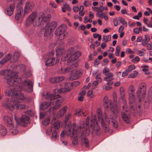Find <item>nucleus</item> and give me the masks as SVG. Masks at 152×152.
Listing matches in <instances>:
<instances>
[{
  "label": "nucleus",
  "mask_w": 152,
  "mask_h": 152,
  "mask_svg": "<svg viewBox=\"0 0 152 152\" xmlns=\"http://www.w3.org/2000/svg\"><path fill=\"white\" fill-rule=\"evenodd\" d=\"M89 118H87L86 119V123L81 121L80 123L82 124L80 126L78 127L75 131V130L76 126V124L73 123L72 126L69 127V131H66V135L70 137H73L74 139L72 141V144L74 145H76L78 143V139L77 137L80 134L81 136L84 134L86 136H89L90 133L92 134L95 133L97 134L99 130V127L96 128L94 126L95 124L97 122L96 121L95 116L92 117L91 119V123L90 127L89 126Z\"/></svg>",
  "instance_id": "nucleus-1"
},
{
  "label": "nucleus",
  "mask_w": 152,
  "mask_h": 152,
  "mask_svg": "<svg viewBox=\"0 0 152 152\" xmlns=\"http://www.w3.org/2000/svg\"><path fill=\"white\" fill-rule=\"evenodd\" d=\"M21 82V79L20 77L18 78L16 75L12 77L10 79H7V83L12 86L16 91H21L23 89L27 92L33 91V83L31 81L28 79L24 80L22 83L23 87L18 85Z\"/></svg>",
  "instance_id": "nucleus-2"
},
{
  "label": "nucleus",
  "mask_w": 152,
  "mask_h": 152,
  "mask_svg": "<svg viewBox=\"0 0 152 152\" xmlns=\"http://www.w3.org/2000/svg\"><path fill=\"white\" fill-rule=\"evenodd\" d=\"M38 13L36 12H32L28 17L26 21V24L29 26L33 24L34 26H39L42 22H48L51 18L50 14L45 16L43 12H40L38 16Z\"/></svg>",
  "instance_id": "nucleus-3"
},
{
  "label": "nucleus",
  "mask_w": 152,
  "mask_h": 152,
  "mask_svg": "<svg viewBox=\"0 0 152 152\" xmlns=\"http://www.w3.org/2000/svg\"><path fill=\"white\" fill-rule=\"evenodd\" d=\"M42 96H45V97L48 100L52 101L54 100L55 101L53 103V104L54 106L53 108H50L48 110L49 112H51L52 110H56L59 108L63 102V99L61 98V96L59 95H54L53 94H50L47 92L46 94H42Z\"/></svg>",
  "instance_id": "nucleus-4"
},
{
  "label": "nucleus",
  "mask_w": 152,
  "mask_h": 152,
  "mask_svg": "<svg viewBox=\"0 0 152 152\" xmlns=\"http://www.w3.org/2000/svg\"><path fill=\"white\" fill-rule=\"evenodd\" d=\"M97 115L98 116L99 121L101 123L104 130L106 132H109V129L108 125L110 123V120L107 114L105 113L104 119L102 115V112L100 109L98 108L97 110Z\"/></svg>",
  "instance_id": "nucleus-5"
},
{
  "label": "nucleus",
  "mask_w": 152,
  "mask_h": 152,
  "mask_svg": "<svg viewBox=\"0 0 152 152\" xmlns=\"http://www.w3.org/2000/svg\"><path fill=\"white\" fill-rule=\"evenodd\" d=\"M135 89L133 85H130L128 89V93L129 97V107L130 111L134 115L137 112V110L135 107L133 105L134 104V95Z\"/></svg>",
  "instance_id": "nucleus-6"
},
{
  "label": "nucleus",
  "mask_w": 152,
  "mask_h": 152,
  "mask_svg": "<svg viewBox=\"0 0 152 152\" xmlns=\"http://www.w3.org/2000/svg\"><path fill=\"white\" fill-rule=\"evenodd\" d=\"M18 103V101L17 100H14L13 101L10 99L7 98L6 102H3L2 103V105L4 107L12 110L15 108L16 109L19 108Z\"/></svg>",
  "instance_id": "nucleus-7"
},
{
  "label": "nucleus",
  "mask_w": 152,
  "mask_h": 152,
  "mask_svg": "<svg viewBox=\"0 0 152 152\" xmlns=\"http://www.w3.org/2000/svg\"><path fill=\"white\" fill-rule=\"evenodd\" d=\"M66 29V26L64 25L60 26L56 28L55 33L59 40H62L65 38L64 33Z\"/></svg>",
  "instance_id": "nucleus-8"
},
{
  "label": "nucleus",
  "mask_w": 152,
  "mask_h": 152,
  "mask_svg": "<svg viewBox=\"0 0 152 152\" xmlns=\"http://www.w3.org/2000/svg\"><path fill=\"white\" fill-rule=\"evenodd\" d=\"M14 116L15 120L17 123L16 125V126H17V124H20L22 126L26 127L30 123L29 121V117L28 116L26 115H23L20 118V119L17 118L15 115H14Z\"/></svg>",
  "instance_id": "nucleus-9"
},
{
  "label": "nucleus",
  "mask_w": 152,
  "mask_h": 152,
  "mask_svg": "<svg viewBox=\"0 0 152 152\" xmlns=\"http://www.w3.org/2000/svg\"><path fill=\"white\" fill-rule=\"evenodd\" d=\"M57 23L56 21H53L50 23L48 25L46 26L45 27V31L44 35L45 36H48L56 27Z\"/></svg>",
  "instance_id": "nucleus-10"
},
{
  "label": "nucleus",
  "mask_w": 152,
  "mask_h": 152,
  "mask_svg": "<svg viewBox=\"0 0 152 152\" xmlns=\"http://www.w3.org/2000/svg\"><path fill=\"white\" fill-rule=\"evenodd\" d=\"M74 51V48H73L71 47L69 48L68 50L65 52V53L61 56V58L62 61H64L68 60V62H70L71 61L69 59L71 55L73 53Z\"/></svg>",
  "instance_id": "nucleus-11"
},
{
  "label": "nucleus",
  "mask_w": 152,
  "mask_h": 152,
  "mask_svg": "<svg viewBox=\"0 0 152 152\" xmlns=\"http://www.w3.org/2000/svg\"><path fill=\"white\" fill-rule=\"evenodd\" d=\"M13 72L10 70H3L0 71V75L5 76L4 78L7 79H10L12 77H14L16 75H12Z\"/></svg>",
  "instance_id": "nucleus-12"
},
{
  "label": "nucleus",
  "mask_w": 152,
  "mask_h": 152,
  "mask_svg": "<svg viewBox=\"0 0 152 152\" xmlns=\"http://www.w3.org/2000/svg\"><path fill=\"white\" fill-rule=\"evenodd\" d=\"M59 61L58 58L56 59L55 58H48L45 61V65L46 66H50L56 64Z\"/></svg>",
  "instance_id": "nucleus-13"
},
{
  "label": "nucleus",
  "mask_w": 152,
  "mask_h": 152,
  "mask_svg": "<svg viewBox=\"0 0 152 152\" xmlns=\"http://www.w3.org/2000/svg\"><path fill=\"white\" fill-rule=\"evenodd\" d=\"M34 7V4L32 2L28 1L26 3L24 8V14L31 12L33 10Z\"/></svg>",
  "instance_id": "nucleus-14"
},
{
  "label": "nucleus",
  "mask_w": 152,
  "mask_h": 152,
  "mask_svg": "<svg viewBox=\"0 0 152 152\" xmlns=\"http://www.w3.org/2000/svg\"><path fill=\"white\" fill-rule=\"evenodd\" d=\"M104 106L105 108H111L113 106L112 101L108 99L107 96H105L104 98Z\"/></svg>",
  "instance_id": "nucleus-15"
},
{
  "label": "nucleus",
  "mask_w": 152,
  "mask_h": 152,
  "mask_svg": "<svg viewBox=\"0 0 152 152\" xmlns=\"http://www.w3.org/2000/svg\"><path fill=\"white\" fill-rule=\"evenodd\" d=\"M146 92V91L145 90L137 88V90L136 92V94L139 99L140 102L144 98Z\"/></svg>",
  "instance_id": "nucleus-16"
},
{
  "label": "nucleus",
  "mask_w": 152,
  "mask_h": 152,
  "mask_svg": "<svg viewBox=\"0 0 152 152\" xmlns=\"http://www.w3.org/2000/svg\"><path fill=\"white\" fill-rule=\"evenodd\" d=\"M17 93V91L14 89L13 88L12 89V88H8L5 91L6 95L11 96L12 98L16 97Z\"/></svg>",
  "instance_id": "nucleus-17"
},
{
  "label": "nucleus",
  "mask_w": 152,
  "mask_h": 152,
  "mask_svg": "<svg viewBox=\"0 0 152 152\" xmlns=\"http://www.w3.org/2000/svg\"><path fill=\"white\" fill-rule=\"evenodd\" d=\"M121 117L123 120L126 123H129L130 121V115L126 110L125 112H123L121 113Z\"/></svg>",
  "instance_id": "nucleus-18"
},
{
  "label": "nucleus",
  "mask_w": 152,
  "mask_h": 152,
  "mask_svg": "<svg viewBox=\"0 0 152 152\" xmlns=\"http://www.w3.org/2000/svg\"><path fill=\"white\" fill-rule=\"evenodd\" d=\"M15 8L14 4H11L5 10L6 14L9 16H11L13 13Z\"/></svg>",
  "instance_id": "nucleus-19"
},
{
  "label": "nucleus",
  "mask_w": 152,
  "mask_h": 152,
  "mask_svg": "<svg viewBox=\"0 0 152 152\" xmlns=\"http://www.w3.org/2000/svg\"><path fill=\"white\" fill-rule=\"evenodd\" d=\"M81 55V53L80 51H77L74 52L71 55L69 59L71 61H73L77 59Z\"/></svg>",
  "instance_id": "nucleus-20"
},
{
  "label": "nucleus",
  "mask_w": 152,
  "mask_h": 152,
  "mask_svg": "<svg viewBox=\"0 0 152 152\" xmlns=\"http://www.w3.org/2000/svg\"><path fill=\"white\" fill-rule=\"evenodd\" d=\"M23 12V8L20 7L16 10L15 15V18L17 20H19L21 18Z\"/></svg>",
  "instance_id": "nucleus-21"
},
{
  "label": "nucleus",
  "mask_w": 152,
  "mask_h": 152,
  "mask_svg": "<svg viewBox=\"0 0 152 152\" xmlns=\"http://www.w3.org/2000/svg\"><path fill=\"white\" fill-rule=\"evenodd\" d=\"M56 118L53 117L52 119L51 122V124L53 125V127L55 129H58L60 126V122L58 121H56Z\"/></svg>",
  "instance_id": "nucleus-22"
},
{
  "label": "nucleus",
  "mask_w": 152,
  "mask_h": 152,
  "mask_svg": "<svg viewBox=\"0 0 152 152\" xmlns=\"http://www.w3.org/2000/svg\"><path fill=\"white\" fill-rule=\"evenodd\" d=\"M3 120L6 123L9 125L10 126H14V124L10 117L8 116L5 115L4 117Z\"/></svg>",
  "instance_id": "nucleus-23"
},
{
  "label": "nucleus",
  "mask_w": 152,
  "mask_h": 152,
  "mask_svg": "<svg viewBox=\"0 0 152 152\" xmlns=\"http://www.w3.org/2000/svg\"><path fill=\"white\" fill-rule=\"evenodd\" d=\"M56 56L57 58L61 56L65 52V50L63 48L57 47L56 49Z\"/></svg>",
  "instance_id": "nucleus-24"
},
{
  "label": "nucleus",
  "mask_w": 152,
  "mask_h": 152,
  "mask_svg": "<svg viewBox=\"0 0 152 152\" xmlns=\"http://www.w3.org/2000/svg\"><path fill=\"white\" fill-rule=\"evenodd\" d=\"M12 56L8 54L6 56H5L3 59L0 61V64L1 65H3L5 63L8 61L11 58Z\"/></svg>",
  "instance_id": "nucleus-25"
},
{
  "label": "nucleus",
  "mask_w": 152,
  "mask_h": 152,
  "mask_svg": "<svg viewBox=\"0 0 152 152\" xmlns=\"http://www.w3.org/2000/svg\"><path fill=\"white\" fill-rule=\"evenodd\" d=\"M51 102H44L40 105V107L43 110H45L48 108L51 105Z\"/></svg>",
  "instance_id": "nucleus-26"
},
{
  "label": "nucleus",
  "mask_w": 152,
  "mask_h": 152,
  "mask_svg": "<svg viewBox=\"0 0 152 152\" xmlns=\"http://www.w3.org/2000/svg\"><path fill=\"white\" fill-rule=\"evenodd\" d=\"M106 77L104 78V80L107 81H111L114 79L113 75L112 73L110 72L106 75Z\"/></svg>",
  "instance_id": "nucleus-27"
},
{
  "label": "nucleus",
  "mask_w": 152,
  "mask_h": 152,
  "mask_svg": "<svg viewBox=\"0 0 152 152\" xmlns=\"http://www.w3.org/2000/svg\"><path fill=\"white\" fill-rule=\"evenodd\" d=\"M68 109L67 106H65L61 109L58 113V116L61 117L66 112Z\"/></svg>",
  "instance_id": "nucleus-28"
},
{
  "label": "nucleus",
  "mask_w": 152,
  "mask_h": 152,
  "mask_svg": "<svg viewBox=\"0 0 152 152\" xmlns=\"http://www.w3.org/2000/svg\"><path fill=\"white\" fill-rule=\"evenodd\" d=\"M18 99L21 100H24L26 99V97L21 92L17 93L16 97Z\"/></svg>",
  "instance_id": "nucleus-29"
},
{
  "label": "nucleus",
  "mask_w": 152,
  "mask_h": 152,
  "mask_svg": "<svg viewBox=\"0 0 152 152\" xmlns=\"http://www.w3.org/2000/svg\"><path fill=\"white\" fill-rule=\"evenodd\" d=\"M0 132L2 136H4L7 134V131L5 127L1 126L0 128Z\"/></svg>",
  "instance_id": "nucleus-30"
},
{
  "label": "nucleus",
  "mask_w": 152,
  "mask_h": 152,
  "mask_svg": "<svg viewBox=\"0 0 152 152\" xmlns=\"http://www.w3.org/2000/svg\"><path fill=\"white\" fill-rule=\"evenodd\" d=\"M10 127L11 128L10 129V132L12 134L15 135L18 133V131L17 129L14 127V125L13 126H10Z\"/></svg>",
  "instance_id": "nucleus-31"
},
{
  "label": "nucleus",
  "mask_w": 152,
  "mask_h": 152,
  "mask_svg": "<svg viewBox=\"0 0 152 152\" xmlns=\"http://www.w3.org/2000/svg\"><path fill=\"white\" fill-rule=\"evenodd\" d=\"M111 38V35H104L103 36L102 41L105 42H107L110 41Z\"/></svg>",
  "instance_id": "nucleus-32"
},
{
  "label": "nucleus",
  "mask_w": 152,
  "mask_h": 152,
  "mask_svg": "<svg viewBox=\"0 0 152 152\" xmlns=\"http://www.w3.org/2000/svg\"><path fill=\"white\" fill-rule=\"evenodd\" d=\"M146 84L145 83H140L138 86V88L146 91Z\"/></svg>",
  "instance_id": "nucleus-33"
},
{
  "label": "nucleus",
  "mask_w": 152,
  "mask_h": 152,
  "mask_svg": "<svg viewBox=\"0 0 152 152\" xmlns=\"http://www.w3.org/2000/svg\"><path fill=\"white\" fill-rule=\"evenodd\" d=\"M72 67V66H71L70 68L67 67L64 69L61 68V73H65L72 71V70L71 69V67Z\"/></svg>",
  "instance_id": "nucleus-34"
},
{
  "label": "nucleus",
  "mask_w": 152,
  "mask_h": 152,
  "mask_svg": "<svg viewBox=\"0 0 152 152\" xmlns=\"http://www.w3.org/2000/svg\"><path fill=\"white\" fill-rule=\"evenodd\" d=\"M110 119H111L112 120L111 122L112 123L113 126L115 128H117L118 127V124L117 121L115 119H113V117H111L110 116Z\"/></svg>",
  "instance_id": "nucleus-35"
},
{
  "label": "nucleus",
  "mask_w": 152,
  "mask_h": 152,
  "mask_svg": "<svg viewBox=\"0 0 152 152\" xmlns=\"http://www.w3.org/2000/svg\"><path fill=\"white\" fill-rule=\"evenodd\" d=\"M83 114L84 113L81 109H78L76 110L75 113L74 114V115L79 116Z\"/></svg>",
  "instance_id": "nucleus-36"
},
{
  "label": "nucleus",
  "mask_w": 152,
  "mask_h": 152,
  "mask_svg": "<svg viewBox=\"0 0 152 152\" xmlns=\"http://www.w3.org/2000/svg\"><path fill=\"white\" fill-rule=\"evenodd\" d=\"M114 108V110L112 111V114H113V118H115L117 117V115L115 113V111L117 113L119 111V109L118 108H117V107H115V106Z\"/></svg>",
  "instance_id": "nucleus-37"
},
{
  "label": "nucleus",
  "mask_w": 152,
  "mask_h": 152,
  "mask_svg": "<svg viewBox=\"0 0 152 152\" xmlns=\"http://www.w3.org/2000/svg\"><path fill=\"white\" fill-rule=\"evenodd\" d=\"M72 125H71V124H68L67 126V130L65 132L64 131H63L61 133L60 136L62 137H63L65 135V134H66V132L68 131H69V128L71 127V126H72Z\"/></svg>",
  "instance_id": "nucleus-38"
},
{
  "label": "nucleus",
  "mask_w": 152,
  "mask_h": 152,
  "mask_svg": "<svg viewBox=\"0 0 152 152\" xmlns=\"http://www.w3.org/2000/svg\"><path fill=\"white\" fill-rule=\"evenodd\" d=\"M138 74V72L136 71H134L133 73H132L131 74H130L129 75L128 77L129 78H134L136 77L137 75V74Z\"/></svg>",
  "instance_id": "nucleus-39"
},
{
  "label": "nucleus",
  "mask_w": 152,
  "mask_h": 152,
  "mask_svg": "<svg viewBox=\"0 0 152 152\" xmlns=\"http://www.w3.org/2000/svg\"><path fill=\"white\" fill-rule=\"evenodd\" d=\"M50 122V119L49 118H46L42 121V124L45 126H47Z\"/></svg>",
  "instance_id": "nucleus-40"
},
{
  "label": "nucleus",
  "mask_w": 152,
  "mask_h": 152,
  "mask_svg": "<svg viewBox=\"0 0 152 152\" xmlns=\"http://www.w3.org/2000/svg\"><path fill=\"white\" fill-rule=\"evenodd\" d=\"M71 85L70 84H68L65 85L64 88H63L65 92L69 91L70 90Z\"/></svg>",
  "instance_id": "nucleus-41"
},
{
  "label": "nucleus",
  "mask_w": 152,
  "mask_h": 152,
  "mask_svg": "<svg viewBox=\"0 0 152 152\" xmlns=\"http://www.w3.org/2000/svg\"><path fill=\"white\" fill-rule=\"evenodd\" d=\"M135 68V66L134 65H131L129 66L127 69H126V71L129 72Z\"/></svg>",
  "instance_id": "nucleus-42"
},
{
  "label": "nucleus",
  "mask_w": 152,
  "mask_h": 152,
  "mask_svg": "<svg viewBox=\"0 0 152 152\" xmlns=\"http://www.w3.org/2000/svg\"><path fill=\"white\" fill-rule=\"evenodd\" d=\"M105 15V14L104 13H100L99 12H98L96 13V15L99 18H103L104 17V15Z\"/></svg>",
  "instance_id": "nucleus-43"
},
{
  "label": "nucleus",
  "mask_w": 152,
  "mask_h": 152,
  "mask_svg": "<svg viewBox=\"0 0 152 152\" xmlns=\"http://www.w3.org/2000/svg\"><path fill=\"white\" fill-rule=\"evenodd\" d=\"M18 106L19 107V108L18 109L23 110L26 109L27 108V106L24 104H20L18 102Z\"/></svg>",
  "instance_id": "nucleus-44"
},
{
  "label": "nucleus",
  "mask_w": 152,
  "mask_h": 152,
  "mask_svg": "<svg viewBox=\"0 0 152 152\" xmlns=\"http://www.w3.org/2000/svg\"><path fill=\"white\" fill-rule=\"evenodd\" d=\"M20 56V53L18 51L15 52L13 56L14 59L15 60L19 58Z\"/></svg>",
  "instance_id": "nucleus-45"
},
{
  "label": "nucleus",
  "mask_w": 152,
  "mask_h": 152,
  "mask_svg": "<svg viewBox=\"0 0 152 152\" xmlns=\"http://www.w3.org/2000/svg\"><path fill=\"white\" fill-rule=\"evenodd\" d=\"M110 69H109L107 68H104L103 70V73L105 75H107V74L110 73Z\"/></svg>",
  "instance_id": "nucleus-46"
},
{
  "label": "nucleus",
  "mask_w": 152,
  "mask_h": 152,
  "mask_svg": "<svg viewBox=\"0 0 152 152\" xmlns=\"http://www.w3.org/2000/svg\"><path fill=\"white\" fill-rule=\"evenodd\" d=\"M100 75L98 74L95 77V79H96V81L99 82V83H101L102 81V79L100 77Z\"/></svg>",
  "instance_id": "nucleus-47"
},
{
  "label": "nucleus",
  "mask_w": 152,
  "mask_h": 152,
  "mask_svg": "<svg viewBox=\"0 0 152 152\" xmlns=\"http://www.w3.org/2000/svg\"><path fill=\"white\" fill-rule=\"evenodd\" d=\"M120 50V47L119 46H118L116 47L115 54L117 56H119V52Z\"/></svg>",
  "instance_id": "nucleus-48"
},
{
  "label": "nucleus",
  "mask_w": 152,
  "mask_h": 152,
  "mask_svg": "<svg viewBox=\"0 0 152 152\" xmlns=\"http://www.w3.org/2000/svg\"><path fill=\"white\" fill-rule=\"evenodd\" d=\"M64 7L68 11H70L71 10V8L70 7L69 5L66 3H65L63 5Z\"/></svg>",
  "instance_id": "nucleus-49"
},
{
  "label": "nucleus",
  "mask_w": 152,
  "mask_h": 152,
  "mask_svg": "<svg viewBox=\"0 0 152 152\" xmlns=\"http://www.w3.org/2000/svg\"><path fill=\"white\" fill-rule=\"evenodd\" d=\"M119 20L120 23L123 25H127V22L125 21V19L124 18L119 17Z\"/></svg>",
  "instance_id": "nucleus-50"
},
{
  "label": "nucleus",
  "mask_w": 152,
  "mask_h": 152,
  "mask_svg": "<svg viewBox=\"0 0 152 152\" xmlns=\"http://www.w3.org/2000/svg\"><path fill=\"white\" fill-rule=\"evenodd\" d=\"M71 116V113L68 114L66 116H65V119L64 121L65 124H66V123L68 122L69 118Z\"/></svg>",
  "instance_id": "nucleus-51"
},
{
  "label": "nucleus",
  "mask_w": 152,
  "mask_h": 152,
  "mask_svg": "<svg viewBox=\"0 0 152 152\" xmlns=\"http://www.w3.org/2000/svg\"><path fill=\"white\" fill-rule=\"evenodd\" d=\"M84 140L85 146L87 148L89 146V142L88 139L86 137H84Z\"/></svg>",
  "instance_id": "nucleus-52"
},
{
  "label": "nucleus",
  "mask_w": 152,
  "mask_h": 152,
  "mask_svg": "<svg viewBox=\"0 0 152 152\" xmlns=\"http://www.w3.org/2000/svg\"><path fill=\"white\" fill-rule=\"evenodd\" d=\"M65 78L64 76L57 77V83H59L63 81Z\"/></svg>",
  "instance_id": "nucleus-53"
},
{
  "label": "nucleus",
  "mask_w": 152,
  "mask_h": 152,
  "mask_svg": "<svg viewBox=\"0 0 152 152\" xmlns=\"http://www.w3.org/2000/svg\"><path fill=\"white\" fill-rule=\"evenodd\" d=\"M55 91H57L58 93L59 94H61L65 92L64 90V89L63 88H61L58 89H55Z\"/></svg>",
  "instance_id": "nucleus-54"
},
{
  "label": "nucleus",
  "mask_w": 152,
  "mask_h": 152,
  "mask_svg": "<svg viewBox=\"0 0 152 152\" xmlns=\"http://www.w3.org/2000/svg\"><path fill=\"white\" fill-rule=\"evenodd\" d=\"M140 60L139 57L138 56H137L134 58L131 61L133 63H135L139 61Z\"/></svg>",
  "instance_id": "nucleus-55"
},
{
  "label": "nucleus",
  "mask_w": 152,
  "mask_h": 152,
  "mask_svg": "<svg viewBox=\"0 0 152 152\" xmlns=\"http://www.w3.org/2000/svg\"><path fill=\"white\" fill-rule=\"evenodd\" d=\"M57 77L51 78L50 80V81L53 83H57Z\"/></svg>",
  "instance_id": "nucleus-56"
},
{
  "label": "nucleus",
  "mask_w": 152,
  "mask_h": 152,
  "mask_svg": "<svg viewBox=\"0 0 152 152\" xmlns=\"http://www.w3.org/2000/svg\"><path fill=\"white\" fill-rule=\"evenodd\" d=\"M150 37L147 35H145L144 36V39H143L144 41L148 42L150 40Z\"/></svg>",
  "instance_id": "nucleus-57"
},
{
  "label": "nucleus",
  "mask_w": 152,
  "mask_h": 152,
  "mask_svg": "<svg viewBox=\"0 0 152 152\" xmlns=\"http://www.w3.org/2000/svg\"><path fill=\"white\" fill-rule=\"evenodd\" d=\"M147 49L148 50H152V45L150 43H148L146 46Z\"/></svg>",
  "instance_id": "nucleus-58"
},
{
  "label": "nucleus",
  "mask_w": 152,
  "mask_h": 152,
  "mask_svg": "<svg viewBox=\"0 0 152 152\" xmlns=\"http://www.w3.org/2000/svg\"><path fill=\"white\" fill-rule=\"evenodd\" d=\"M101 4L102 5L101 6L99 7H98V10L99 12H102L104 10V7H102L103 3H101Z\"/></svg>",
  "instance_id": "nucleus-59"
},
{
  "label": "nucleus",
  "mask_w": 152,
  "mask_h": 152,
  "mask_svg": "<svg viewBox=\"0 0 152 152\" xmlns=\"http://www.w3.org/2000/svg\"><path fill=\"white\" fill-rule=\"evenodd\" d=\"M137 54L139 56H144L145 54V53L141 50H138L137 51Z\"/></svg>",
  "instance_id": "nucleus-60"
},
{
  "label": "nucleus",
  "mask_w": 152,
  "mask_h": 152,
  "mask_svg": "<svg viewBox=\"0 0 152 152\" xmlns=\"http://www.w3.org/2000/svg\"><path fill=\"white\" fill-rule=\"evenodd\" d=\"M80 84V82L78 81H75L73 82L72 84V86H77L79 85Z\"/></svg>",
  "instance_id": "nucleus-61"
},
{
  "label": "nucleus",
  "mask_w": 152,
  "mask_h": 152,
  "mask_svg": "<svg viewBox=\"0 0 152 152\" xmlns=\"http://www.w3.org/2000/svg\"><path fill=\"white\" fill-rule=\"evenodd\" d=\"M126 53H128L133 54L134 53V51H132L129 48L126 49Z\"/></svg>",
  "instance_id": "nucleus-62"
},
{
  "label": "nucleus",
  "mask_w": 152,
  "mask_h": 152,
  "mask_svg": "<svg viewBox=\"0 0 152 152\" xmlns=\"http://www.w3.org/2000/svg\"><path fill=\"white\" fill-rule=\"evenodd\" d=\"M109 62V61L107 59H105L103 60L102 64V65H106Z\"/></svg>",
  "instance_id": "nucleus-63"
},
{
  "label": "nucleus",
  "mask_w": 152,
  "mask_h": 152,
  "mask_svg": "<svg viewBox=\"0 0 152 152\" xmlns=\"http://www.w3.org/2000/svg\"><path fill=\"white\" fill-rule=\"evenodd\" d=\"M113 22L114 25L115 26H116L118 23V20L116 18H115L113 19Z\"/></svg>",
  "instance_id": "nucleus-64"
}]
</instances>
